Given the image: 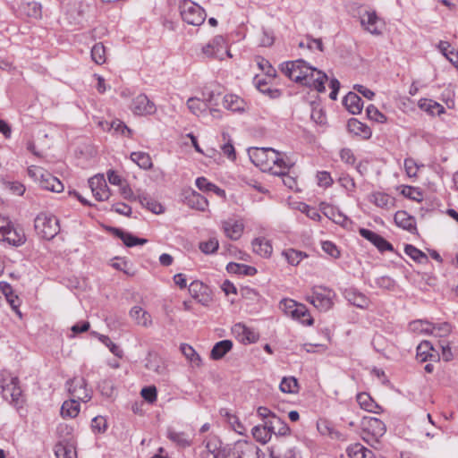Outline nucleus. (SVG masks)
Masks as SVG:
<instances>
[{"label": "nucleus", "mask_w": 458, "mask_h": 458, "mask_svg": "<svg viewBox=\"0 0 458 458\" xmlns=\"http://www.w3.org/2000/svg\"><path fill=\"white\" fill-rule=\"evenodd\" d=\"M327 74L322 71L310 66V72L305 73L303 81L301 84L312 88L318 92H324L326 89L325 83L327 81Z\"/></svg>", "instance_id": "4468645a"}, {"label": "nucleus", "mask_w": 458, "mask_h": 458, "mask_svg": "<svg viewBox=\"0 0 458 458\" xmlns=\"http://www.w3.org/2000/svg\"><path fill=\"white\" fill-rule=\"evenodd\" d=\"M346 109L352 114H358L363 107L362 99L354 92H349L343 100Z\"/></svg>", "instance_id": "4be33fe9"}, {"label": "nucleus", "mask_w": 458, "mask_h": 458, "mask_svg": "<svg viewBox=\"0 0 458 458\" xmlns=\"http://www.w3.org/2000/svg\"><path fill=\"white\" fill-rule=\"evenodd\" d=\"M361 27L372 35L382 34V21L374 10H366L360 16Z\"/></svg>", "instance_id": "9b49d317"}, {"label": "nucleus", "mask_w": 458, "mask_h": 458, "mask_svg": "<svg viewBox=\"0 0 458 458\" xmlns=\"http://www.w3.org/2000/svg\"><path fill=\"white\" fill-rule=\"evenodd\" d=\"M367 116L369 119L377 122L385 123L386 121V115L381 113L375 106L369 105L366 108Z\"/></svg>", "instance_id": "5fc2aeb1"}, {"label": "nucleus", "mask_w": 458, "mask_h": 458, "mask_svg": "<svg viewBox=\"0 0 458 458\" xmlns=\"http://www.w3.org/2000/svg\"><path fill=\"white\" fill-rule=\"evenodd\" d=\"M404 169L409 177H414L417 175L419 165L414 159L406 158L404 160Z\"/></svg>", "instance_id": "338daca9"}, {"label": "nucleus", "mask_w": 458, "mask_h": 458, "mask_svg": "<svg viewBox=\"0 0 458 458\" xmlns=\"http://www.w3.org/2000/svg\"><path fill=\"white\" fill-rule=\"evenodd\" d=\"M361 425L363 428V440L375 449H378L379 438L386 431L385 423L377 418L364 417Z\"/></svg>", "instance_id": "7ed1b4c3"}, {"label": "nucleus", "mask_w": 458, "mask_h": 458, "mask_svg": "<svg viewBox=\"0 0 458 458\" xmlns=\"http://www.w3.org/2000/svg\"><path fill=\"white\" fill-rule=\"evenodd\" d=\"M89 185L95 198L99 201L109 199L110 192L103 175H96L89 180Z\"/></svg>", "instance_id": "f3484780"}, {"label": "nucleus", "mask_w": 458, "mask_h": 458, "mask_svg": "<svg viewBox=\"0 0 458 458\" xmlns=\"http://www.w3.org/2000/svg\"><path fill=\"white\" fill-rule=\"evenodd\" d=\"M251 245L253 251L261 257H269L273 250L269 241L265 238H255L252 241Z\"/></svg>", "instance_id": "7c9ffc66"}, {"label": "nucleus", "mask_w": 458, "mask_h": 458, "mask_svg": "<svg viewBox=\"0 0 458 458\" xmlns=\"http://www.w3.org/2000/svg\"><path fill=\"white\" fill-rule=\"evenodd\" d=\"M251 162L263 172L276 175H285L286 171L293 165L284 154L272 148H254L249 150Z\"/></svg>", "instance_id": "f257e3e1"}, {"label": "nucleus", "mask_w": 458, "mask_h": 458, "mask_svg": "<svg viewBox=\"0 0 458 458\" xmlns=\"http://www.w3.org/2000/svg\"><path fill=\"white\" fill-rule=\"evenodd\" d=\"M39 184L43 189L54 192H62L64 191V184L61 181L47 171L45 172L44 176L39 180Z\"/></svg>", "instance_id": "aec40b11"}, {"label": "nucleus", "mask_w": 458, "mask_h": 458, "mask_svg": "<svg viewBox=\"0 0 458 458\" xmlns=\"http://www.w3.org/2000/svg\"><path fill=\"white\" fill-rule=\"evenodd\" d=\"M137 198L139 202L154 214H160L163 212V207L160 203L151 199L148 194L143 191H137Z\"/></svg>", "instance_id": "bb28decb"}, {"label": "nucleus", "mask_w": 458, "mask_h": 458, "mask_svg": "<svg viewBox=\"0 0 458 458\" xmlns=\"http://www.w3.org/2000/svg\"><path fill=\"white\" fill-rule=\"evenodd\" d=\"M218 246V240L213 237L207 242H201L199 243V250L205 254H211L217 250Z\"/></svg>", "instance_id": "bf43d9fd"}, {"label": "nucleus", "mask_w": 458, "mask_h": 458, "mask_svg": "<svg viewBox=\"0 0 458 458\" xmlns=\"http://www.w3.org/2000/svg\"><path fill=\"white\" fill-rule=\"evenodd\" d=\"M68 391L72 398L78 401L88 402L90 400L91 395L87 389V383L84 378L74 377L67 381Z\"/></svg>", "instance_id": "ddd939ff"}, {"label": "nucleus", "mask_w": 458, "mask_h": 458, "mask_svg": "<svg viewBox=\"0 0 458 458\" xmlns=\"http://www.w3.org/2000/svg\"><path fill=\"white\" fill-rule=\"evenodd\" d=\"M280 71L290 80L301 83L305 73L310 72V66L302 59L289 61L280 65Z\"/></svg>", "instance_id": "6e6552de"}, {"label": "nucleus", "mask_w": 458, "mask_h": 458, "mask_svg": "<svg viewBox=\"0 0 458 458\" xmlns=\"http://www.w3.org/2000/svg\"><path fill=\"white\" fill-rule=\"evenodd\" d=\"M0 242L13 247H20L26 242L24 231L21 228L15 227L8 216L1 214Z\"/></svg>", "instance_id": "f03ea898"}, {"label": "nucleus", "mask_w": 458, "mask_h": 458, "mask_svg": "<svg viewBox=\"0 0 458 458\" xmlns=\"http://www.w3.org/2000/svg\"><path fill=\"white\" fill-rule=\"evenodd\" d=\"M130 316L140 326L147 327L151 325L150 315L140 306L132 307Z\"/></svg>", "instance_id": "cd10ccee"}, {"label": "nucleus", "mask_w": 458, "mask_h": 458, "mask_svg": "<svg viewBox=\"0 0 458 458\" xmlns=\"http://www.w3.org/2000/svg\"><path fill=\"white\" fill-rule=\"evenodd\" d=\"M345 297L351 304L360 309L368 308L369 303V299L363 293L352 289L346 291Z\"/></svg>", "instance_id": "2f4dec72"}, {"label": "nucleus", "mask_w": 458, "mask_h": 458, "mask_svg": "<svg viewBox=\"0 0 458 458\" xmlns=\"http://www.w3.org/2000/svg\"><path fill=\"white\" fill-rule=\"evenodd\" d=\"M108 126V131L113 129L116 132H120L122 135H127L131 136V131L127 125L122 122L121 120H114L111 123H106Z\"/></svg>", "instance_id": "6e6d98bb"}, {"label": "nucleus", "mask_w": 458, "mask_h": 458, "mask_svg": "<svg viewBox=\"0 0 458 458\" xmlns=\"http://www.w3.org/2000/svg\"><path fill=\"white\" fill-rule=\"evenodd\" d=\"M91 428L95 432H105L107 428L106 420L102 416L95 417L91 421Z\"/></svg>", "instance_id": "e2e57ef3"}, {"label": "nucleus", "mask_w": 458, "mask_h": 458, "mask_svg": "<svg viewBox=\"0 0 458 458\" xmlns=\"http://www.w3.org/2000/svg\"><path fill=\"white\" fill-rule=\"evenodd\" d=\"M280 390L287 394L298 392V382L293 377H284L280 383Z\"/></svg>", "instance_id": "8fccbe9b"}, {"label": "nucleus", "mask_w": 458, "mask_h": 458, "mask_svg": "<svg viewBox=\"0 0 458 458\" xmlns=\"http://www.w3.org/2000/svg\"><path fill=\"white\" fill-rule=\"evenodd\" d=\"M348 128L355 134L362 135L365 138H369L371 134L369 128L355 118H352L348 121Z\"/></svg>", "instance_id": "79ce46f5"}, {"label": "nucleus", "mask_w": 458, "mask_h": 458, "mask_svg": "<svg viewBox=\"0 0 458 458\" xmlns=\"http://www.w3.org/2000/svg\"><path fill=\"white\" fill-rule=\"evenodd\" d=\"M2 394L4 399L12 402L18 401L21 395V389L18 386V379L12 378L11 382L2 386Z\"/></svg>", "instance_id": "b1692460"}, {"label": "nucleus", "mask_w": 458, "mask_h": 458, "mask_svg": "<svg viewBox=\"0 0 458 458\" xmlns=\"http://www.w3.org/2000/svg\"><path fill=\"white\" fill-rule=\"evenodd\" d=\"M402 193L405 197H407L412 200H416L418 202L421 201L423 199L422 193L418 189L411 187V186H408L405 189H403Z\"/></svg>", "instance_id": "0e129e2a"}, {"label": "nucleus", "mask_w": 458, "mask_h": 458, "mask_svg": "<svg viewBox=\"0 0 458 458\" xmlns=\"http://www.w3.org/2000/svg\"><path fill=\"white\" fill-rule=\"evenodd\" d=\"M221 228L227 238L237 241L243 233L244 223L241 218L228 217L221 221Z\"/></svg>", "instance_id": "f8f14e48"}, {"label": "nucleus", "mask_w": 458, "mask_h": 458, "mask_svg": "<svg viewBox=\"0 0 458 458\" xmlns=\"http://www.w3.org/2000/svg\"><path fill=\"white\" fill-rule=\"evenodd\" d=\"M232 445H223L220 439L212 436L206 440V448L208 453L213 454L214 458H228L231 454Z\"/></svg>", "instance_id": "dca6fc26"}, {"label": "nucleus", "mask_w": 458, "mask_h": 458, "mask_svg": "<svg viewBox=\"0 0 458 458\" xmlns=\"http://www.w3.org/2000/svg\"><path fill=\"white\" fill-rule=\"evenodd\" d=\"M179 9L183 21L192 26L201 25L207 16L205 10L191 0L181 1Z\"/></svg>", "instance_id": "39448f33"}, {"label": "nucleus", "mask_w": 458, "mask_h": 458, "mask_svg": "<svg viewBox=\"0 0 458 458\" xmlns=\"http://www.w3.org/2000/svg\"><path fill=\"white\" fill-rule=\"evenodd\" d=\"M346 451L350 458H375L370 450L359 443L350 445Z\"/></svg>", "instance_id": "72a5a7b5"}, {"label": "nucleus", "mask_w": 458, "mask_h": 458, "mask_svg": "<svg viewBox=\"0 0 458 458\" xmlns=\"http://www.w3.org/2000/svg\"><path fill=\"white\" fill-rule=\"evenodd\" d=\"M417 326H426V328H421L420 330L426 334L433 335L436 337H445L451 333L452 330L451 325L447 322L434 325L428 321L417 320L410 324L411 330L419 329Z\"/></svg>", "instance_id": "9d476101"}, {"label": "nucleus", "mask_w": 458, "mask_h": 458, "mask_svg": "<svg viewBox=\"0 0 458 458\" xmlns=\"http://www.w3.org/2000/svg\"><path fill=\"white\" fill-rule=\"evenodd\" d=\"M369 200L377 207L390 209L394 206V198L385 192H373L369 195Z\"/></svg>", "instance_id": "412c9836"}, {"label": "nucleus", "mask_w": 458, "mask_h": 458, "mask_svg": "<svg viewBox=\"0 0 458 458\" xmlns=\"http://www.w3.org/2000/svg\"><path fill=\"white\" fill-rule=\"evenodd\" d=\"M228 458H262L259 448L251 442L240 440L232 445Z\"/></svg>", "instance_id": "1a4fd4ad"}, {"label": "nucleus", "mask_w": 458, "mask_h": 458, "mask_svg": "<svg viewBox=\"0 0 458 458\" xmlns=\"http://www.w3.org/2000/svg\"><path fill=\"white\" fill-rule=\"evenodd\" d=\"M318 429L322 435H328L332 438H339L340 433L330 427L329 423L326 420L318 423Z\"/></svg>", "instance_id": "680f3d73"}, {"label": "nucleus", "mask_w": 458, "mask_h": 458, "mask_svg": "<svg viewBox=\"0 0 458 458\" xmlns=\"http://www.w3.org/2000/svg\"><path fill=\"white\" fill-rule=\"evenodd\" d=\"M251 431L253 437L262 444H266L271 438V431L267 420L265 421L264 425L255 426Z\"/></svg>", "instance_id": "f704fd0d"}, {"label": "nucleus", "mask_w": 458, "mask_h": 458, "mask_svg": "<svg viewBox=\"0 0 458 458\" xmlns=\"http://www.w3.org/2000/svg\"><path fill=\"white\" fill-rule=\"evenodd\" d=\"M91 58L97 64L106 62V48L102 43H97L91 48Z\"/></svg>", "instance_id": "09e8293b"}, {"label": "nucleus", "mask_w": 458, "mask_h": 458, "mask_svg": "<svg viewBox=\"0 0 458 458\" xmlns=\"http://www.w3.org/2000/svg\"><path fill=\"white\" fill-rule=\"evenodd\" d=\"M257 62L259 69L263 71L267 76L272 78L276 77V71L267 59L259 56Z\"/></svg>", "instance_id": "052dcab7"}, {"label": "nucleus", "mask_w": 458, "mask_h": 458, "mask_svg": "<svg viewBox=\"0 0 458 458\" xmlns=\"http://www.w3.org/2000/svg\"><path fill=\"white\" fill-rule=\"evenodd\" d=\"M360 234L375 245L379 251H394L393 245L377 233L369 229L361 228L360 229Z\"/></svg>", "instance_id": "6ab92c4d"}, {"label": "nucleus", "mask_w": 458, "mask_h": 458, "mask_svg": "<svg viewBox=\"0 0 458 458\" xmlns=\"http://www.w3.org/2000/svg\"><path fill=\"white\" fill-rule=\"evenodd\" d=\"M357 402L361 409L369 412H377V409L379 408L374 400L366 393L359 394L357 395Z\"/></svg>", "instance_id": "ea45409f"}, {"label": "nucleus", "mask_w": 458, "mask_h": 458, "mask_svg": "<svg viewBox=\"0 0 458 458\" xmlns=\"http://www.w3.org/2000/svg\"><path fill=\"white\" fill-rule=\"evenodd\" d=\"M112 231H113L114 234L115 236H117L118 238H120L127 247H133L136 245H143L148 242V240L145 238L136 237L133 234L125 233L123 230L118 229V228H113Z\"/></svg>", "instance_id": "a878e982"}, {"label": "nucleus", "mask_w": 458, "mask_h": 458, "mask_svg": "<svg viewBox=\"0 0 458 458\" xmlns=\"http://www.w3.org/2000/svg\"><path fill=\"white\" fill-rule=\"evenodd\" d=\"M291 317L301 319L302 323L308 325L313 324V319L310 317L309 311L305 305L298 303L293 311H291Z\"/></svg>", "instance_id": "a18cd8bd"}, {"label": "nucleus", "mask_w": 458, "mask_h": 458, "mask_svg": "<svg viewBox=\"0 0 458 458\" xmlns=\"http://www.w3.org/2000/svg\"><path fill=\"white\" fill-rule=\"evenodd\" d=\"M141 396L149 403H153L157 400L156 386H148L141 389Z\"/></svg>", "instance_id": "69168bd1"}, {"label": "nucleus", "mask_w": 458, "mask_h": 458, "mask_svg": "<svg viewBox=\"0 0 458 458\" xmlns=\"http://www.w3.org/2000/svg\"><path fill=\"white\" fill-rule=\"evenodd\" d=\"M131 110L136 115H149L155 114L157 108L145 94H140L132 100Z\"/></svg>", "instance_id": "2eb2a0df"}, {"label": "nucleus", "mask_w": 458, "mask_h": 458, "mask_svg": "<svg viewBox=\"0 0 458 458\" xmlns=\"http://www.w3.org/2000/svg\"><path fill=\"white\" fill-rule=\"evenodd\" d=\"M312 294L306 297V300L320 311L329 310L333 305V298L335 293L333 290L324 286H314Z\"/></svg>", "instance_id": "423d86ee"}, {"label": "nucleus", "mask_w": 458, "mask_h": 458, "mask_svg": "<svg viewBox=\"0 0 458 458\" xmlns=\"http://www.w3.org/2000/svg\"><path fill=\"white\" fill-rule=\"evenodd\" d=\"M226 269L230 273L239 274V275H246V276H253L256 274L257 269L253 267L238 264L234 262H231L227 265Z\"/></svg>", "instance_id": "a19ab883"}, {"label": "nucleus", "mask_w": 458, "mask_h": 458, "mask_svg": "<svg viewBox=\"0 0 458 458\" xmlns=\"http://www.w3.org/2000/svg\"><path fill=\"white\" fill-rule=\"evenodd\" d=\"M405 253L414 261L423 264L428 262V256L413 245L407 244L404 248Z\"/></svg>", "instance_id": "49530a36"}, {"label": "nucleus", "mask_w": 458, "mask_h": 458, "mask_svg": "<svg viewBox=\"0 0 458 458\" xmlns=\"http://www.w3.org/2000/svg\"><path fill=\"white\" fill-rule=\"evenodd\" d=\"M270 455L271 458H300L296 451L293 448L286 449L284 454H276V447H272Z\"/></svg>", "instance_id": "774afa93"}, {"label": "nucleus", "mask_w": 458, "mask_h": 458, "mask_svg": "<svg viewBox=\"0 0 458 458\" xmlns=\"http://www.w3.org/2000/svg\"><path fill=\"white\" fill-rule=\"evenodd\" d=\"M233 347L230 340H223L216 343L211 350L210 356L213 360L222 359Z\"/></svg>", "instance_id": "c9c22d12"}, {"label": "nucleus", "mask_w": 458, "mask_h": 458, "mask_svg": "<svg viewBox=\"0 0 458 458\" xmlns=\"http://www.w3.org/2000/svg\"><path fill=\"white\" fill-rule=\"evenodd\" d=\"M131 159L140 168L145 170L150 169L153 165L151 157L145 152H132L131 154Z\"/></svg>", "instance_id": "58836bf2"}, {"label": "nucleus", "mask_w": 458, "mask_h": 458, "mask_svg": "<svg viewBox=\"0 0 458 458\" xmlns=\"http://www.w3.org/2000/svg\"><path fill=\"white\" fill-rule=\"evenodd\" d=\"M98 339L102 344H104L109 349V351L114 356H116L117 358H120V359L123 358V350L118 345L114 344L108 336L104 335H99Z\"/></svg>", "instance_id": "3c124183"}, {"label": "nucleus", "mask_w": 458, "mask_h": 458, "mask_svg": "<svg viewBox=\"0 0 458 458\" xmlns=\"http://www.w3.org/2000/svg\"><path fill=\"white\" fill-rule=\"evenodd\" d=\"M222 137L224 140H227V142L224 143L221 146L222 152L225 156H226L230 160L233 161L236 158V153L233 145L231 143L229 135L226 132L222 133Z\"/></svg>", "instance_id": "603ef678"}, {"label": "nucleus", "mask_w": 458, "mask_h": 458, "mask_svg": "<svg viewBox=\"0 0 458 458\" xmlns=\"http://www.w3.org/2000/svg\"><path fill=\"white\" fill-rule=\"evenodd\" d=\"M271 435L285 436L290 432L288 425L282 420L279 417L272 415L267 420Z\"/></svg>", "instance_id": "c85d7f7f"}, {"label": "nucleus", "mask_w": 458, "mask_h": 458, "mask_svg": "<svg viewBox=\"0 0 458 458\" xmlns=\"http://www.w3.org/2000/svg\"><path fill=\"white\" fill-rule=\"evenodd\" d=\"M187 106L193 114L198 115L206 109L207 104L201 102L200 99L197 98H190L187 100Z\"/></svg>", "instance_id": "13d9d810"}, {"label": "nucleus", "mask_w": 458, "mask_h": 458, "mask_svg": "<svg viewBox=\"0 0 458 458\" xmlns=\"http://www.w3.org/2000/svg\"><path fill=\"white\" fill-rule=\"evenodd\" d=\"M167 437L180 447H187L191 445V439L184 432H177L173 429H168Z\"/></svg>", "instance_id": "e433bc0d"}, {"label": "nucleus", "mask_w": 458, "mask_h": 458, "mask_svg": "<svg viewBox=\"0 0 458 458\" xmlns=\"http://www.w3.org/2000/svg\"><path fill=\"white\" fill-rule=\"evenodd\" d=\"M37 233L46 240H52L60 231L59 220L52 214L40 213L34 221Z\"/></svg>", "instance_id": "20e7f679"}, {"label": "nucleus", "mask_w": 458, "mask_h": 458, "mask_svg": "<svg viewBox=\"0 0 458 458\" xmlns=\"http://www.w3.org/2000/svg\"><path fill=\"white\" fill-rule=\"evenodd\" d=\"M234 336L242 344H252L259 340V334L243 323H237L232 327Z\"/></svg>", "instance_id": "a211bd4d"}, {"label": "nucleus", "mask_w": 458, "mask_h": 458, "mask_svg": "<svg viewBox=\"0 0 458 458\" xmlns=\"http://www.w3.org/2000/svg\"><path fill=\"white\" fill-rule=\"evenodd\" d=\"M188 204L192 208L205 211L208 206V202L205 197L196 191H191L189 196Z\"/></svg>", "instance_id": "4c0bfd02"}, {"label": "nucleus", "mask_w": 458, "mask_h": 458, "mask_svg": "<svg viewBox=\"0 0 458 458\" xmlns=\"http://www.w3.org/2000/svg\"><path fill=\"white\" fill-rule=\"evenodd\" d=\"M394 222L399 227L411 233L416 230L415 218L404 210H399L395 213Z\"/></svg>", "instance_id": "5701e85b"}, {"label": "nucleus", "mask_w": 458, "mask_h": 458, "mask_svg": "<svg viewBox=\"0 0 458 458\" xmlns=\"http://www.w3.org/2000/svg\"><path fill=\"white\" fill-rule=\"evenodd\" d=\"M80 412V403L79 401L71 398L68 401L64 402L61 407V415L63 418H75Z\"/></svg>", "instance_id": "473e14b6"}, {"label": "nucleus", "mask_w": 458, "mask_h": 458, "mask_svg": "<svg viewBox=\"0 0 458 458\" xmlns=\"http://www.w3.org/2000/svg\"><path fill=\"white\" fill-rule=\"evenodd\" d=\"M420 108L424 109L430 114H441L444 112V107L438 103L432 100H425L420 104Z\"/></svg>", "instance_id": "4d7b16f0"}, {"label": "nucleus", "mask_w": 458, "mask_h": 458, "mask_svg": "<svg viewBox=\"0 0 458 458\" xmlns=\"http://www.w3.org/2000/svg\"><path fill=\"white\" fill-rule=\"evenodd\" d=\"M245 105L244 100L236 95L230 94L224 97V107L233 112L243 111Z\"/></svg>", "instance_id": "c756f323"}, {"label": "nucleus", "mask_w": 458, "mask_h": 458, "mask_svg": "<svg viewBox=\"0 0 458 458\" xmlns=\"http://www.w3.org/2000/svg\"><path fill=\"white\" fill-rule=\"evenodd\" d=\"M221 415L225 416L227 418V420H228V423L231 425L232 428L241 434V435H243L244 431H245V428L244 426L239 421L238 418L233 415V414H231L228 411L226 410H221L220 411Z\"/></svg>", "instance_id": "de8ad7c7"}, {"label": "nucleus", "mask_w": 458, "mask_h": 458, "mask_svg": "<svg viewBox=\"0 0 458 458\" xmlns=\"http://www.w3.org/2000/svg\"><path fill=\"white\" fill-rule=\"evenodd\" d=\"M202 54L208 58L224 60L225 56L232 57L227 49V44L225 38L221 35L214 37L208 43L202 47Z\"/></svg>", "instance_id": "0eeeda50"}, {"label": "nucleus", "mask_w": 458, "mask_h": 458, "mask_svg": "<svg viewBox=\"0 0 458 458\" xmlns=\"http://www.w3.org/2000/svg\"><path fill=\"white\" fill-rule=\"evenodd\" d=\"M282 255L285 258L287 262L292 266H297L302 260L303 258L307 257L305 252L297 250L294 249H287L282 252Z\"/></svg>", "instance_id": "c03bdc74"}, {"label": "nucleus", "mask_w": 458, "mask_h": 458, "mask_svg": "<svg viewBox=\"0 0 458 458\" xmlns=\"http://www.w3.org/2000/svg\"><path fill=\"white\" fill-rule=\"evenodd\" d=\"M417 356L420 358L421 361H426L428 359H436L439 356L438 351L428 341H424L417 347Z\"/></svg>", "instance_id": "393cba45"}, {"label": "nucleus", "mask_w": 458, "mask_h": 458, "mask_svg": "<svg viewBox=\"0 0 458 458\" xmlns=\"http://www.w3.org/2000/svg\"><path fill=\"white\" fill-rule=\"evenodd\" d=\"M57 458H76V451L72 445L58 443L54 448Z\"/></svg>", "instance_id": "37998d69"}, {"label": "nucleus", "mask_w": 458, "mask_h": 458, "mask_svg": "<svg viewBox=\"0 0 458 458\" xmlns=\"http://www.w3.org/2000/svg\"><path fill=\"white\" fill-rule=\"evenodd\" d=\"M181 349H182L183 355L192 364H194L196 366H199L201 359H200L199 355L195 352V350L191 346H190L188 344H182Z\"/></svg>", "instance_id": "864d4df0"}]
</instances>
